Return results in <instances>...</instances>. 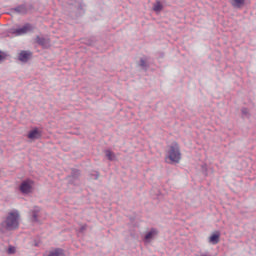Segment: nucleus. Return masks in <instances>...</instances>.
Wrapping results in <instances>:
<instances>
[{
	"label": "nucleus",
	"instance_id": "1",
	"mask_svg": "<svg viewBox=\"0 0 256 256\" xmlns=\"http://www.w3.org/2000/svg\"><path fill=\"white\" fill-rule=\"evenodd\" d=\"M19 219H21V215L18 210L9 212L4 221L6 231H17L19 229Z\"/></svg>",
	"mask_w": 256,
	"mask_h": 256
},
{
	"label": "nucleus",
	"instance_id": "2",
	"mask_svg": "<svg viewBox=\"0 0 256 256\" xmlns=\"http://www.w3.org/2000/svg\"><path fill=\"white\" fill-rule=\"evenodd\" d=\"M68 13L71 19H77L85 14L81 0H74L68 3Z\"/></svg>",
	"mask_w": 256,
	"mask_h": 256
},
{
	"label": "nucleus",
	"instance_id": "3",
	"mask_svg": "<svg viewBox=\"0 0 256 256\" xmlns=\"http://www.w3.org/2000/svg\"><path fill=\"white\" fill-rule=\"evenodd\" d=\"M168 159H170L172 163H179L181 161V149L177 142H173L170 145L168 150Z\"/></svg>",
	"mask_w": 256,
	"mask_h": 256
},
{
	"label": "nucleus",
	"instance_id": "4",
	"mask_svg": "<svg viewBox=\"0 0 256 256\" xmlns=\"http://www.w3.org/2000/svg\"><path fill=\"white\" fill-rule=\"evenodd\" d=\"M81 177V170L72 168L71 174L67 176V179H69L70 185H79L77 181H79V178Z\"/></svg>",
	"mask_w": 256,
	"mask_h": 256
},
{
	"label": "nucleus",
	"instance_id": "5",
	"mask_svg": "<svg viewBox=\"0 0 256 256\" xmlns=\"http://www.w3.org/2000/svg\"><path fill=\"white\" fill-rule=\"evenodd\" d=\"M34 183L35 182H33V180H30V179L22 181L19 187L21 193H23L24 195H29V193L31 192V189H33Z\"/></svg>",
	"mask_w": 256,
	"mask_h": 256
},
{
	"label": "nucleus",
	"instance_id": "6",
	"mask_svg": "<svg viewBox=\"0 0 256 256\" xmlns=\"http://www.w3.org/2000/svg\"><path fill=\"white\" fill-rule=\"evenodd\" d=\"M159 235V230L157 228H151L144 236L145 243H151V240L155 239Z\"/></svg>",
	"mask_w": 256,
	"mask_h": 256
},
{
	"label": "nucleus",
	"instance_id": "7",
	"mask_svg": "<svg viewBox=\"0 0 256 256\" xmlns=\"http://www.w3.org/2000/svg\"><path fill=\"white\" fill-rule=\"evenodd\" d=\"M31 57H33V52L27 50H22L18 55V59L21 63H27Z\"/></svg>",
	"mask_w": 256,
	"mask_h": 256
},
{
	"label": "nucleus",
	"instance_id": "8",
	"mask_svg": "<svg viewBox=\"0 0 256 256\" xmlns=\"http://www.w3.org/2000/svg\"><path fill=\"white\" fill-rule=\"evenodd\" d=\"M30 31H33V26L29 23L25 24L21 28H17L14 33L16 35H25L26 33H29Z\"/></svg>",
	"mask_w": 256,
	"mask_h": 256
},
{
	"label": "nucleus",
	"instance_id": "9",
	"mask_svg": "<svg viewBox=\"0 0 256 256\" xmlns=\"http://www.w3.org/2000/svg\"><path fill=\"white\" fill-rule=\"evenodd\" d=\"M27 137L32 140L41 139V137H43V132H41L39 128H34L28 133Z\"/></svg>",
	"mask_w": 256,
	"mask_h": 256
},
{
	"label": "nucleus",
	"instance_id": "10",
	"mask_svg": "<svg viewBox=\"0 0 256 256\" xmlns=\"http://www.w3.org/2000/svg\"><path fill=\"white\" fill-rule=\"evenodd\" d=\"M13 13H17L18 15H27L29 9L27 8L26 4H21L12 8Z\"/></svg>",
	"mask_w": 256,
	"mask_h": 256
},
{
	"label": "nucleus",
	"instance_id": "11",
	"mask_svg": "<svg viewBox=\"0 0 256 256\" xmlns=\"http://www.w3.org/2000/svg\"><path fill=\"white\" fill-rule=\"evenodd\" d=\"M220 239H221V233L215 232L209 237V243H211V245H217Z\"/></svg>",
	"mask_w": 256,
	"mask_h": 256
},
{
	"label": "nucleus",
	"instance_id": "12",
	"mask_svg": "<svg viewBox=\"0 0 256 256\" xmlns=\"http://www.w3.org/2000/svg\"><path fill=\"white\" fill-rule=\"evenodd\" d=\"M48 256H65V250L61 248H55L54 250L49 252Z\"/></svg>",
	"mask_w": 256,
	"mask_h": 256
},
{
	"label": "nucleus",
	"instance_id": "13",
	"mask_svg": "<svg viewBox=\"0 0 256 256\" xmlns=\"http://www.w3.org/2000/svg\"><path fill=\"white\" fill-rule=\"evenodd\" d=\"M105 155L108 161H117V156H115V153L113 151L106 150Z\"/></svg>",
	"mask_w": 256,
	"mask_h": 256
},
{
	"label": "nucleus",
	"instance_id": "14",
	"mask_svg": "<svg viewBox=\"0 0 256 256\" xmlns=\"http://www.w3.org/2000/svg\"><path fill=\"white\" fill-rule=\"evenodd\" d=\"M35 41L38 45H40L41 47H45V45H47V39L40 37V36H36Z\"/></svg>",
	"mask_w": 256,
	"mask_h": 256
},
{
	"label": "nucleus",
	"instance_id": "15",
	"mask_svg": "<svg viewBox=\"0 0 256 256\" xmlns=\"http://www.w3.org/2000/svg\"><path fill=\"white\" fill-rule=\"evenodd\" d=\"M153 10L156 11V13L163 11V4H161V2H159V1H157L153 6Z\"/></svg>",
	"mask_w": 256,
	"mask_h": 256
},
{
	"label": "nucleus",
	"instance_id": "16",
	"mask_svg": "<svg viewBox=\"0 0 256 256\" xmlns=\"http://www.w3.org/2000/svg\"><path fill=\"white\" fill-rule=\"evenodd\" d=\"M233 7H243L245 5V0H234V3H232Z\"/></svg>",
	"mask_w": 256,
	"mask_h": 256
},
{
	"label": "nucleus",
	"instance_id": "17",
	"mask_svg": "<svg viewBox=\"0 0 256 256\" xmlns=\"http://www.w3.org/2000/svg\"><path fill=\"white\" fill-rule=\"evenodd\" d=\"M6 252L8 253V255H15V252H16L15 246H9Z\"/></svg>",
	"mask_w": 256,
	"mask_h": 256
},
{
	"label": "nucleus",
	"instance_id": "18",
	"mask_svg": "<svg viewBox=\"0 0 256 256\" xmlns=\"http://www.w3.org/2000/svg\"><path fill=\"white\" fill-rule=\"evenodd\" d=\"M140 67H142V69H147V67H149V65H147V62L143 58L140 59Z\"/></svg>",
	"mask_w": 256,
	"mask_h": 256
},
{
	"label": "nucleus",
	"instance_id": "19",
	"mask_svg": "<svg viewBox=\"0 0 256 256\" xmlns=\"http://www.w3.org/2000/svg\"><path fill=\"white\" fill-rule=\"evenodd\" d=\"M86 45H89L90 47L95 45V38L88 39Z\"/></svg>",
	"mask_w": 256,
	"mask_h": 256
},
{
	"label": "nucleus",
	"instance_id": "20",
	"mask_svg": "<svg viewBox=\"0 0 256 256\" xmlns=\"http://www.w3.org/2000/svg\"><path fill=\"white\" fill-rule=\"evenodd\" d=\"M32 218H33V221H39L37 211H33Z\"/></svg>",
	"mask_w": 256,
	"mask_h": 256
},
{
	"label": "nucleus",
	"instance_id": "21",
	"mask_svg": "<svg viewBox=\"0 0 256 256\" xmlns=\"http://www.w3.org/2000/svg\"><path fill=\"white\" fill-rule=\"evenodd\" d=\"M242 115H249V109L247 108H242Z\"/></svg>",
	"mask_w": 256,
	"mask_h": 256
},
{
	"label": "nucleus",
	"instance_id": "22",
	"mask_svg": "<svg viewBox=\"0 0 256 256\" xmlns=\"http://www.w3.org/2000/svg\"><path fill=\"white\" fill-rule=\"evenodd\" d=\"M92 177H94L95 180L99 179V172H95L94 174H91Z\"/></svg>",
	"mask_w": 256,
	"mask_h": 256
},
{
	"label": "nucleus",
	"instance_id": "23",
	"mask_svg": "<svg viewBox=\"0 0 256 256\" xmlns=\"http://www.w3.org/2000/svg\"><path fill=\"white\" fill-rule=\"evenodd\" d=\"M87 229V225H83L80 227V232L83 233Z\"/></svg>",
	"mask_w": 256,
	"mask_h": 256
},
{
	"label": "nucleus",
	"instance_id": "24",
	"mask_svg": "<svg viewBox=\"0 0 256 256\" xmlns=\"http://www.w3.org/2000/svg\"><path fill=\"white\" fill-rule=\"evenodd\" d=\"M1 59L4 60L5 59V53L1 52Z\"/></svg>",
	"mask_w": 256,
	"mask_h": 256
},
{
	"label": "nucleus",
	"instance_id": "25",
	"mask_svg": "<svg viewBox=\"0 0 256 256\" xmlns=\"http://www.w3.org/2000/svg\"><path fill=\"white\" fill-rule=\"evenodd\" d=\"M35 247H39V244H35Z\"/></svg>",
	"mask_w": 256,
	"mask_h": 256
}]
</instances>
